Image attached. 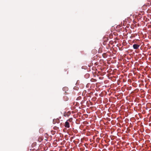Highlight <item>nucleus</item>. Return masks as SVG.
<instances>
[{"label": "nucleus", "instance_id": "obj_9", "mask_svg": "<svg viewBox=\"0 0 151 151\" xmlns=\"http://www.w3.org/2000/svg\"><path fill=\"white\" fill-rule=\"evenodd\" d=\"M65 88H63V89H65Z\"/></svg>", "mask_w": 151, "mask_h": 151}, {"label": "nucleus", "instance_id": "obj_4", "mask_svg": "<svg viewBox=\"0 0 151 151\" xmlns=\"http://www.w3.org/2000/svg\"><path fill=\"white\" fill-rule=\"evenodd\" d=\"M64 98L65 101H67L68 99V98L66 96H64Z\"/></svg>", "mask_w": 151, "mask_h": 151}, {"label": "nucleus", "instance_id": "obj_8", "mask_svg": "<svg viewBox=\"0 0 151 151\" xmlns=\"http://www.w3.org/2000/svg\"><path fill=\"white\" fill-rule=\"evenodd\" d=\"M35 143H33L32 145V146L34 145H35Z\"/></svg>", "mask_w": 151, "mask_h": 151}, {"label": "nucleus", "instance_id": "obj_7", "mask_svg": "<svg viewBox=\"0 0 151 151\" xmlns=\"http://www.w3.org/2000/svg\"><path fill=\"white\" fill-rule=\"evenodd\" d=\"M81 99V97L80 96H79L77 98V100H79L80 99Z\"/></svg>", "mask_w": 151, "mask_h": 151}, {"label": "nucleus", "instance_id": "obj_2", "mask_svg": "<svg viewBox=\"0 0 151 151\" xmlns=\"http://www.w3.org/2000/svg\"><path fill=\"white\" fill-rule=\"evenodd\" d=\"M133 47L134 49H137L139 47V45L136 44H135L133 45Z\"/></svg>", "mask_w": 151, "mask_h": 151}, {"label": "nucleus", "instance_id": "obj_3", "mask_svg": "<svg viewBox=\"0 0 151 151\" xmlns=\"http://www.w3.org/2000/svg\"><path fill=\"white\" fill-rule=\"evenodd\" d=\"M65 126L67 128H69L70 127V124L67 121L65 123Z\"/></svg>", "mask_w": 151, "mask_h": 151}, {"label": "nucleus", "instance_id": "obj_5", "mask_svg": "<svg viewBox=\"0 0 151 151\" xmlns=\"http://www.w3.org/2000/svg\"><path fill=\"white\" fill-rule=\"evenodd\" d=\"M43 140L42 138L41 137H39L38 138V140L39 142H41Z\"/></svg>", "mask_w": 151, "mask_h": 151}, {"label": "nucleus", "instance_id": "obj_6", "mask_svg": "<svg viewBox=\"0 0 151 151\" xmlns=\"http://www.w3.org/2000/svg\"><path fill=\"white\" fill-rule=\"evenodd\" d=\"M72 119L70 118V119H68V120L67 121L68 122L69 121V122H72Z\"/></svg>", "mask_w": 151, "mask_h": 151}, {"label": "nucleus", "instance_id": "obj_1", "mask_svg": "<svg viewBox=\"0 0 151 151\" xmlns=\"http://www.w3.org/2000/svg\"><path fill=\"white\" fill-rule=\"evenodd\" d=\"M60 122V120L58 119H54L53 121V124H55L56 123L59 124Z\"/></svg>", "mask_w": 151, "mask_h": 151}]
</instances>
